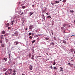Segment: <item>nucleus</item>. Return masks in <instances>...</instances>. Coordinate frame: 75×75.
<instances>
[{"instance_id": "603ef678", "label": "nucleus", "mask_w": 75, "mask_h": 75, "mask_svg": "<svg viewBox=\"0 0 75 75\" xmlns=\"http://www.w3.org/2000/svg\"><path fill=\"white\" fill-rule=\"evenodd\" d=\"M65 25H63V26L64 27H65Z\"/></svg>"}, {"instance_id": "79ce46f5", "label": "nucleus", "mask_w": 75, "mask_h": 75, "mask_svg": "<svg viewBox=\"0 0 75 75\" xmlns=\"http://www.w3.org/2000/svg\"><path fill=\"white\" fill-rule=\"evenodd\" d=\"M64 27H61V30H62V29H64Z\"/></svg>"}, {"instance_id": "58836bf2", "label": "nucleus", "mask_w": 75, "mask_h": 75, "mask_svg": "<svg viewBox=\"0 0 75 75\" xmlns=\"http://www.w3.org/2000/svg\"><path fill=\"white\" fill-rule=\"evenodd\" d=\"M50 65H51V66L50 67V68H52V65H51V64H50Z\"/></svg>"}, {"instance_id": "412c9836", "label": "nucleus", "mask_w": 75, "mask_h": 75, "mask_svg": "<svg viewBox=\"0 0 75 75\" xmlns=\"http://www.w3.org/2000/svg\"><path fill=\"white\" fill-rule=\"evenodd\" d=\"M51 33H52V35H54V31H53L52 30Z\"/></svg>"}, {"instance_id": "393cba45", "label": "nucleus", "mask_w": 75, "mask_h": 75, "mask_svg": "<svg viewBox=\"0 0 75 75\" xmlns=\"http://www.w3.org/2000/svg\"><path fill=\"white\" fill-rule=\"evenodd\" d=\"M66 1H67V0H64L62 1V2H63V3H65V2H66Z\"/></svg>"}, {"instance_id": "5fc2aeb1", "label": "nucleus", "mask_w": 75, "mask_h": 75, "mask_svg": "<svg viewBox=\"0 0 75 75\" xmlns=\"http://www.w3.org/2000/svg\"><path fill=\"white\" fill-rule=\"evenodd\" d=\"M46 14H47V15H48V13H46Z\"/></svg>"}, {"instance_id": "b1692460", "label": "nucleus", "mask_w": 75, "mask_h": 75, "mask_svg": "<svg viewBox=\"0 0 75 75\" xmlns=\"http://www.w3.org/2000/svg\"><path fill=\"white\" fill-rule=\"evenodd\" d=\"M12 35L13 37H14V36H15V35H16V34L14 33L13 34H12Z\"/></svg>"}, {"instance_id": "6e6552de", "label": "nucleus", "mask_w": 75, "mask_h": 75, "mask_svg": "<svg viewBox=\"0 0 75 75\" xmlns=\"http://www.w3.org/2000/svg\"><path fill=\"white\" fill-rule=\"evenodd\" d=\"M54 2L57 4H58V3H59V1H55Z\"/></svg>"}, {"instance_id": "a878e982", "label": "nucleus", "mask_w": 75, "mask_h": 75, "mask_svg": "<svg viewBox=\"0 0 75 75\" xmlns=\"http://www.w3.org/2000/svg\"><path fill=\"white\" fill-rule=\"evenodd\" d=\"M31 34H32V33H30L29 34L28 36H30V35H31Z\"/></svg>"}, {"instance_id": "423d86ee", "label": "nucleus", "mask_w": 75, "mask_h": 75, "mask_svg": "<svg viewBox=\"0 0 75 75\" xmlns=\"http://www.w3.org/2000/svg\"><path fill=\"white\" fill-rule=\"evenodd\" d=\"M60 68L61 69L60 71H61L63 72V71H64V70H63V68H62V67H60Z\"/></svg>"}, {"instance_id": "6ab92c4d", "label": "nucleus", "mask_w": 75, "mask_h": 75, "mask_svg": "<svg viewBox=\"0 0 75 75\" xmlns=\"http://www.w3.org/2000/svg\"><path fill=\"white\" fill-rule=\"evenodd\" d=\"M5 75H9V74H8V73H7V71L6 72V73H5Z\"/></svg>"}, {"instance_id": "1a4fd4ad", "label": "nucleus", "mask_w": 75, "mask_h": 75, "mask_svg": "<svg viewBox=\"0 0 75 75\" xmlns=\"http://www.w3.org/2000/svg\"><path fill=\"white\" fill-rule=\"evenodd\" d=\"M53 69H54V70H57V68L56 67H53Z\"/></svg>"}, {"instance_id": "864d4df0", "label": "nucleus", "mask_w": 75, "mask_h": 75, "mask_svg": "<svg viewBox=\"0 0 75 75\" xmlns=\"http://www.w3.org/2000/svg\"><path fill=\"white\" fill-rule=\"evenodd\" d=\"M24 4H21V6H23V5Z\"/></svg>"}, {"instance_id": "dca6fc26", "label": "nucleus", "mask_w": 75, "mask_h": 75, "mask_svg": "<svg viewBox=\"0 0 75 75\" xmlns=\"http://www.w3.org/2000/svg\"><path fill=\"white\" fill-rule=\"evenodd\" d=\"M30 16H31L32 15H33V13L31 12H30Z\"/></svg>"}, {"instance_id": "f03ea898", "label": "nucleus", "mask_w": 75, "mask_h": 75, "mask_svg": "<svg viewBox=\"0 0 75 75\" xmlns=\"http://www.w3.org/2000/svg\"><path fill=\"white\" fill-rule=\"evenodd\" d=\"M18 44H19V42H18V41H16L14 42V45H17Z\"/></svg>"}, {"instance_id": "20e7f679", "label": "nucleus", "mask_w": 75, "mask_h": 75, "mask_svg": "<svg viewBox=\"0 0 75 75\" xmlns=\"http://www.w3.org/2000/svg\"><path fill=\"white\" fill-rule=\"evenodd\" d=\"M62 31L63 33H65V30L64 28V29H62Z\"/></svg>"}, {"instance_id": "8fccbe9b", "label": "nucleus", "mask_w": 75, "mask_h": 75, "mask_svg": "<svg viewBox=\"0 0 75 75\" xmlns=\"http://www.w3.org/2000/svg\"><path fill=\"white\" fill-rule=\"evenodd\" d=\"M32 7H34V5H32Z\"/></svg>"}, {"instance_id": "2f4dec72", "label": "nucleus", "mask_w": 75, "mask_h": 75, "mask_svg": "<svg viewBox=\"0 0 75 75\" xmlns=\"http://www.w3.org/2000/svg\"><path fill=\"white\" fill-rule=\"evenodd\" d=\"M68 65H69L70 66H71V65H72V64H71V63H68Z\"/></svg>"}, {"instance_id": "c85d7f7f", "label": "nucleus", "mask_w": 75, "mask_h": 75, "mask_svg": "<svg viewBox=\"0 0 75 75\" xmlns=\"http://www.w3.org/2000/svg\"><path fill=\"white\" fill-rule=\"evenodd\" d=\"M6 42H8V40L7 39H6Z\"/></svg>"}, {"instance_id": "ddd939ff", "label": "nucleus", "mask_w": 75, "mask_h": 75, "mask_svg": "<svg viewBox=\"0 0 75 75\" xmlns=\"http://www.w3.org/2000/svg\"><path fill=\"white\" fill-rule=\"evenodd\" d=\"M49 38H45V40H49Z\"/></svg>"}, {"instance_id": "13d9d810", "label": "nucleus", "mask_w": 75, "mask_h": 75, "mask_svg": "<svg viewBox=\"0 0 75 75\" xmlns=\"http://www.w3.org/2000/svg\"><path fill=\"white\" fill-rule=\"evenodd\" d=\"M51 68L52 69V67H51Z\"/></svg>"}, {"instance_id": "69168bd1", "label": "nucleus", "mask_w": 75, "mask_h": 75, "mask_svg": "<svg viewBox=\"0 0 75 75\" xmlns=\"http://www.w3.org/2000/svg\"><path fill=\"white\" fill-rule=\"evenodd\" d=\"M61 1V0H60L59 1Z\"/></svg>"}, {"instance_id": "6e6d98bb", "label": "nucleus", "mask_w": 75, "mask_h": 75, "mask_svg": "<svg viewBox=\"0 0 75 75\" xmlns=\"http://www.w3.org/2000/svg\"><path fill=\"white\" fill-rule=\"evenodd\" d=\"M22 75H25V74H22Z\"/></svg>"}, {"instance_id": "2eb2a0df", "label": "nucleus", "mask_w": 75, "mask_h": 75, "mask_svg": "<svg viewBox=\"0 0 75 75\" xmlns=\"http://www.w3.org/2000/svg\"><path fill=\"white\" fill-rule=\"evenodd\" d=\"M70 51H71V52H73L74 51V50L73 49H70Z\"/></svg>"}, {"instance_id": "9d476101", "label": "nucleus", "mask_w": 75, "mask_h": 75, "mask_svg": "<svg viewBox=\"0 0 75 75\" xmlns=\"http://www.w3.org/2000/svg\"><path fill=\"white\" fill-rule=\"evenodd\" d=\"M6 26H7V27H9V26H10V24L9 23H7Z\"/></svg>"}, {"instance_id": "f8f14e48", "label": "nucleus", "mask_w": 75, "mask_h": 75, "mask_svg": "<svg viewBox=\"0 0 75 75\" xmlns=\"http://www.w3.org/2000/svg\"><path fill=\"white\" fill-rule=\"evenodd\" d=\"M3 59L4 60H5V61H7V58H4V59Z\"/></svg>"}, {"instance_id": "7c9ffc66", "label": "nucleus", "mask_w": 75, "mask_h": 75, "mask_svg": "<svg viewBox=\"0 0 75 75\" xmlns=\"http://www.w3.org/2000/svg\"><path fill=\"white\" fill-rule=\"evenodd\" d=\"M41 35L38 34L36 35V36H37V37H38V36H40Z\"/></svg>"}, {"instance_id": "c9c22d12", "label": "nucleus", "mask_w": 75, "mask_h": 75, "mask_svg": "<svg viewBox=\"0 0 75 75\" xmlns=\"http://www.w3.org/2000/svg\"><path fill=\"white\" fill-rule=\"evenodd\" d=\"M72 37H75V35H71V36H70V38Z\"/></svg>"}, {"instance_id": "de8ad7c7", "label": "nucleus", "mask_w": 75, "mask_h": 75, "mask_svg": "<svg viewBox=\"0 0 75 75\" xmlns=\"http://www.w3.org/2000/svg\"><path fill=\"white\" fill-rule=\"evenodd\" d=\"M22 14H23V12H22L21 14V15H22Z\"/></svg>"}, {"instance_id": "aec40b11", "label": "nucleus", "mask_w": 75, "mask_h": 75, "mask_svg": "<svg viewBox=\"0 0 75 75\" xmlns=\"http://www.w3.org/2000/svg\"><path fill=\"white\" fill-rule=\"evenodd\" d=\"M14 33L15 34H18V32H17V31L15 32Z\"/></svg>"}, {"instance_id": "bb28decb", "label": "nucleus", "mask_w": 75, "mask_h": 75, "mask_svg": "<svg viewBox=\"0 0 75 75\" xmlns=\"http://www.w3.org/2000/svg\"><path fill=\"white\" fill-rule=\"evenodd\" d=\"M50 45H54V43L53 42L51 43H50Z\"/></svg>"}, {"instance_id": "c756f323", "label": "nucleus", "mask_w": 75, "mask_h": 75, "mask_svg": "<svg viewBox=\"0 0 75 75\" xmlns=\"http://www.w3.org/2000/svg\"><path fill=\"white\" fill-rule=\"evenodd\" d=\"M56 63H55V62H54V63H53L52 64H53V65H55V64H56Z\"/></svg>"}, {"instance_id": "39448f33", "label": "nucleus", "mask_w": 75, "mask_h": 75, "mask_svg": "<svg viewBox=\"0 0 75 75\" xmlns=\"http://www.w3.org/2000/svg\"><path fill=\"white\" fill-rule=\"evenodd\" d=\"M32 68H33V66L31 65L29 68V69H30V70L31 71L32 69H33Z\"/></svg>"}, {"instance_id": "774afa93", "label": "nucleus", "mask_w": 75, "mask_h": 75, "mask_svg": "<svg viewBox=\"0 0 75 75\" xmlns=\"http://www.w3.org/2000/svg\"><path fill=\"white\" fill-rule=\"evenodd\" d=\"M9 58H10V57H9Z\"/></svg>"}, {"instance_id": "338daca9", "label": "nucleus", "mask_w": 75, "mask_h": 75, "mask_svg": "<svg viewBox=\"0 0 75 75\" xmlns=\"http://www.w3.org/2000/svg\"><path fill=\"white\" fill-rule=\"evenodd\" d=\"M14 63V64H15V63Z\"/></svg>"}, {"instance_id": "4d7b16f0", "label": "nucleus", "mask_w": 75, "mask_h": 75, "mask_svg": "<svg viewBox=\"0 0 75 75\" xmlns=\"http://www.w3.org/2000/svg\"><path fill=\"white\" fill-rule=\"evenodd\" d=\"M25 30H27V28H26L25 29Z\"/></svg>"}, {"instance_id": "0eeeda50", "label": "nucleus", "mask_w": 75, "mask_h": 75, "mask_svg": "<svg viewBox=\"0 0 75 75\" xmlns=\"http://www.w3.org/2000/svg\"><path fill=\"white\" fill-rule=\"evenodd\" d=\"M14 23V21H12L11 22V25H13V23Z\"/></svg>"}, {"instance_id": "c03bdc74", "label": "nucleus", "mask_w": 75, "mask_h": 75, "mask_svg": "<svg viewBox=\"0 0 75 75\" xmlns=\"http://www.w3.org/2000/svg\"><path fill=\"white\" fill-rule=\"evenodd\" d=\"M51 3L54 6V3Z\"/></svg>"}, {"instance_id": "49530a36", "label": "nucleus", "mask_w": 75, "mask_h": 75, "mask_svg": "<svg viewBox=\"0 0 75 75\" xmlns=\"http://www.w3.org/2000/svg\"><path fill=\"white\" fill-rule=\"evenodd\" d=\"M16 73H13V75H16Z\"/></svg>"}, {"instance_id": "f257e3e1", "label": "nucleus", "mask_w": 75, "mask_h": 75, "mask_svg": "<svg viewBox=\"0 0 75 75\" xmlns=\"http://www.w3.org/2000/svg\"><path fill=\"white\" fill-rule=\"evenodd\" d=\"M6 72L9 75H11V73H12V69H8L7 70Z\"/></svg>"}, {"instance_id": "680f3d73", "label": "nucleus", "mask_w": 75, "mask_h": 75, "mask_svg": "<svg viewBox=\"0 0 75 75\" xmlns=\"http://www.w3.org/2000/svg\"><path fill=\"white\" fill-rule=\"evenodd\" d=\"M1 37H3V35H1Z\"/></svg>"}, {"instance_id": "a211bd4d", "label": "nucleus", "mask_w": 75, "mask_h": 75, "mask_svg": "<svg viewBox=\"0 0 75 75\" xmlns=\"http://www.w3.org/2000/svg\"><path fill=\"white\" fill-rule=\"evenodd\" d=\"M70 12H71V13H72L74 12V11L72 10H70Z\"/></svg>"}, {"instance_id": "09e8293b", "label": "nucleus", "mask_w": 75, "mask_h": 75, "mask_svg": "<svg viewBox=\"0 0 75 75\" xmlns=\"http://www.w3.org/2000/svg\"><path fill=\"white\" fill-rule=\"evenodd\" d=\"M34 33H32V35L33 36V35H34Z\"/></svg>"}, {"instance_id": "37998d69", "label": "nucleus", "mask_w": 75, "mask_h": 75, "mask_svg": "<svg viewBox=\"0 0 75 75\" xmlns=\"http://www.w3.org/2000/svg\"><path fill=\"white\" fill-rule=\"evenodd\" d=\"M1 46H2V47H4V45H1Z\"/></svg>"}, {"instance_id": "7ed1b4c3", "label": "nucleus", "mask_w": 75, "mask_h": 75, "mask_svg": "<svg viewBox=\"0 0 75 75\" xmlns=\"http://www.w3.org/2000/svg\"><path fill=\"white\" fill-rule=\"evenodd\" d=\"M33 25H30L29 26V29H32H32H33Z\"/></svg>"}, {"instance_id": "e2e57ef3", "label": "nucleus", "mask_w": 75, "mask_h": 75, "mask_svg": "<svg viewBox=\"0 0 75 75\" xmlns=\"http://www.w3.org/2000/svg\"><path fill=\"white\" fill-rule=\"evenodd\" d=\"M71 65H74V64H71Z\"/></svg>"}, {"instance_id": "e433bc0d", "label": "nucleus", "mask_w": 75, "mask_h": 75, "mask_svg": "<svg viewBox=\"0 0 75 75\" xmlns=\"http://www.w3.org/2000/svg\"><path fill=\"white\" fill-rule=\"evenodd\" d=\"M54 40H56V37H54Z\"/></svg>"}, {"instance_id": "ea45409f", "label": "nucleus", "mask_w": 75, "mask_h": 75, "mask_svg": "<svg viewBox=\"0 0 75 75\" xmlns=\"http://www.w3.org/2000/svg\"><path fill=\"white\" fill-rule=\"evenodd\" d=\"M11 29V28L10 27H8V30H10V29Z\"/></svg>"}, {"instance_id": "4468645a", "label": "nucleus", "mask_w": 75, "mask_h": 75, "mask_svg": "<svg viewBox=\"0 0 75 75\" xmlns=\"http://www.w3.org/2000/svg\"><path fill=\"white\" fill-rule=\"evenodd\" d=\"M2 33L3 34H5V31H2Z\"/></svg>"}, {"instance_id": "4be33fe9", "label": "nucleus", "mask_w": 75, "mask_h": 75, "mask_svg": "<svg viewBox=\"0 0 75 75\" xmlns=\"http://www.w3.org/2000/svg\"><path fill=\"white\" fill-rule=\"evenodd\" d=\"M42 16L44 17L43 19L45 20V16H44V14H42Z\"/></svg>"}, {"instance_id": "cd10ccee", "label": "nucleus", "mask_w": 75, "mask_h": 75, "mask_svg": "<svg viewBox=\"0 0 75 75\" xmlns=\"http://www.w3.org/2000/svg\"><path fill=\"white\" fill-rule=\"evenodd\" d=\"M13 72L14 73H16V70L14 69V70L13 71Z\"/></svg>"}, {"instance_id": "052dcab7", "label": "nucleus", "mask_w": 75, "mask_h": 75, "mask_svg": "<svg viewBox=\"0 0 75 75\" xmlns=\"http://www.w3.org/2000/svg\"><path fill=\"white\" fill-rule=\"evenodd\" d=\"M70 67H72V65H71V66H70Z\"/></svg>"}, {"instance_id": "9b49d317", "label": "nucleus", "mask_w": 75, "mask_h": 75, "mask_svg": "<svg viewBox=\"0 0 75 75\" xmlns=\"http://www.w3.org/2000/svg\"><path fill=\"white\" fill-rule=\"evenodd\" d=\"M63 42L64 43V44H67V42H66V41L65 40H63Z\"/></svg>"}, {"instance_id": "f3484780", "label": "nucleus", "mask_w": 75, "mask_h": 75, "mask_svg": "<svg viewBox=\"0 0 75 75\" xmlns=\"http://www.w3.org/2000/svg\"><path fill=\"white\" fill-rule=\"evenodd\" d=\"M22 8L24 9L25 8V6H22Z\"/></svg>"}, {"instance_id": "a18cd8bd", "label": "nucleus", "mask_w": 75, "mask_h": 75, "mask_svg": "<svg viewBox=\"0 0 75 75\" xmlns=\"http://www.w3.org/2000/svg\"><path fill=\"white\" fill-rule=\"evenodd\" d=\"M0 42L1 43H2L3 42V41H2V40H0Z\"/></svg>"}, {"instance_id": "bf43d9fd", "label": "nucleus", "mask_w": 75, "mask_h": 75, "mask_svg": "<svg viewBox=\"0 0 75 75\" xmlns=\"http://www.w3.org/2000/svg\"><path fill=\"white\" fill-rule=\"evenodd\" d=\"M70 58H71V59H72V58H72V57H71Z\"/></svg>"}, {"instance_id": "a19ab883", "label": "nucleus", "mask_w": 75, "mask_h": 75, "mask_svg": "<svg viewBox=\"0 0 75 75\" xmlns=\"http://www.w3.org/2000/svg\"><path fill=\"white\" fill-rule=\"evenodd\" d=\"M32 52H34V50L33 49H32Z\"/></svg>"}, {"instance_id": "3c124183", "label": "nucleus", "mask_w": 75, "mask_h": 75, "mask_svg": "<svg viewBox=\"0 0 75 75\" xmlns=\"http://www.w3.org/2000/svg\"><path fill=\"white\" fill-rule=\"evenodd\" d=\"M1 38L3 39V38H4L3 37V36H1Z\"/></svg>"}, {"instance_id": "5701e85b", "label": "nucleus", "mask_w": 75, "mask_h": 75, "mask_svg": "<svg viewBox=\"0 0 75 75\" xmlns=\"http://www.w3.org/2000/svg\"><path fill=\"white\" fill-rule=\"evenodd\" d=\"M35 42V40H34L33 41H32V44H34V42Z\"/></svg>"}, {"instance_id": "473e14b6", "label": "nucleus", "mask_w": 75, "mask_h": 75, "mask_svg": "<svg viewBox=\"0 0 75 75\" xmlns=\"http://www.w3.org/2000/svg\"><path fill=\"white\" fill-rule=\"evenodd\" d=\"M29 38H30V39H32V38H33L32 37H31V36H30L29 37Z\"/></svg>"}, {"instance_id": "72a5a7b5", "label": "nucleus", "mask_w": 75, "mask_h": 75, "mask_svg": "<svg viewBox=\"0 0 75 75\" xmlns=\"http://www.w3.org/2000/svg\"><path fill=\"white\" fill-rule=\"evenodd\" d=\"M32 59H34V58H33V57H34V56L33 55L32 56Z\"/></svg>"}, {"instance_id": "f704fd0d", "label": "nucleus", "mask_w": 75, "mask_h": 75, "mask_svg": "<svg viewBox=\"0 0 75 75\" xmlns=\"http://www.w3.org/2000/svg\"><path fill=\"white\" fill-rule=\"evenodd\" d=\"M47 18H51V16H48Z\"/></svg>"}, {"instance_id": "0e129e2a", "label": "nucleus", "mask_w": 75, "mask_h": 75, "mask_svg": "<svg viewBox=\"0 0 75 75\" xmlns=\"http://www.w3.org/2000/svg\"><path fill=\"white\" fill-rule=\"evenodd\" d=\"M48 53H47V55H48Z\"/></svg>"}, {"instance_id": "4c0bfd02", "label": "nucleus", "mask_w": 75, "mask_h": 75, "mask_svg": "<svg viewBox=\"0 0 75 75\" xmlns=\"http://www.w3.org/2000/svg\"><path fill=\"white\" fill-rule=\"evenodd\" d=\"M71 62H74V59H73L71 60Z\"/></svg>"}]
</instances>
